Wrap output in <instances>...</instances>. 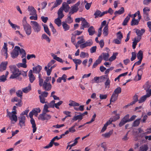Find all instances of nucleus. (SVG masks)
<instances>
[{"label":"nucleus","mask_w":151,"mask_h":151,"mask_svg":"<svg viewBox=\"0 0 151 151\" xmlns=\"http://www.w3.org/2000/svg\"><path fill=\"white\" fill-rule=\"evenodd\" d=\"M10 70L12 74L10 77V78L14 79L17 78V77L21 74V71H19L16 66H10Z\"/></svg>","instance_id":"nucleus-1"},{"label":"nucleus","mask_w":151,"mask_h":151,"mask_svg":"<svg viewBox=\"0 0 151 151\" xmlns=\"http://www.w3.org/2000/svg\"><path fill=\"white\" fill-rule=\"evenodd\" d=\"M22 24L26 34L28 35H29L31 33L32 28L31 26L27 22L26 17L23 18Z\"/></svg>","instance_id":"nucleus-2"},{"label":"nucleus","mask_w":151,"mask_h":151,"mask_svg":"<svg viewBox=\"0 0 151 151\" xmlns=\"http://www.w3.org/2000/svg\"><path fill=\"white\" fill-rule=\"evenodd\" d=\"M31 23L34 31L38 33L41 30V27L38 23L35 21H31Z\"/></svg>","instance_id":"nucleus-3"},{"label":"nucleus","mask_w":151,"mask_h":151,"mask_svg":"<svg viewBox=\"0 0 151 151\" xmlns=\"http://www.w3.org/2000/svg\"><path fill=\"white\" fill-rule=\"evenodd\" d=\"M18 49H20V47L17 46L15 47L11 54V56L12 58H14L18 55L19 52Z\"/></svg>","instance_id":"nucleus-4"},{"label":"nucleus","mask_w":151,"mask_h":151,"mask_svg":"<svg viewBox=\"0 0 151 151\" xmlns=\"http://www.w3.org/2000/svg\"><path fill=\"white\" fill-rule=\"evenodd\" d=\"M51 117L50 115L47 114L46 113H42L40 114L38 116V119L42 120H48L50 119Z\"/></svg>","instance_id":"nucleus-5"},{"label":"nucleus","mask_w":151,"mask_h":151,"mask_svg":"<svg viewBox=\"0 0 151 151\" xmlns=\"http://www.w3.org/2000/svg\"><path fill=\"white\" fill-rule=\"evenodd\" d=\"M25 119L26 117L25 116L20 115L18 117V119L19 121V124L21 127L25 126Z\"/></svg>","instance_id":"nucleus-6"},{"label":"nucleus","mask_w":151,"mask_h":151,"mask_svg":"<svg viewBox=\"0 0 151 151\" xmlns=\"http://www.w3.org/2000/svg\"><path fill=\"white\" fill-rule=\"evenodd\" d=\"M70 8V6L66 2L63 3L62 6L60 8L62 9V11L64 10L65 12H68Z\"/></svg>","instance_id":"nucleus-7"},{"label":"nucleus","mask_w":151,"mask_h":151,"mask_svg":"<svg viewBox=\"0 0 151 151\" xmlns=\"http://www.w3.org/2000/svg\"><path fill=\"white\" fill-rule=\"evenodd\" d=\"M42 86L43 88L46 91L50 90L52 88V86L50 83H46L44 82Z\"/></svg>","instance_id":"nucleus-8"},{"label":"nucleus","mask_w":151,"mask_h":151,"mask_svg":"<svg viewBox=\"0 0 151 151\" xmlns=\"http://www.w3.org/2000/svg\"><path fill=\"white\" fill-rule=\"evenodd\" d=\"M7 116H8L10 120L12 121H14L15 122L17 120V117L16 115L12 114V112H8Z\"/></svg>","instance_id":"nucleus-9"},{"label":"nucleus","mask_w":151,"mask_h":151,"mask_svg":"<svg viewBox=\"0 0 151 151\" xmlns=\"http://www.w3.org/2000/svg\"><path fill=\"white\" fill-rule=\"evenodd\" d=\"M8 64L7 61L3 62L0 65V71L2 72L6 69Z\"/></svg>","instance_id":"nucleus-10"},{"label":"nucleus","mask_w":151,"mask_h":151,"mask_svg":"<svg viewBox=\"0 0 151 151\" xmlns=\"http://www.w3.org/2000/svg\"><path fill=\"white\" fill-rule=\"evenodd\" d=\"M42 69L41 66L39 65H38L36 66L33 68V70L34 73L39 74Z\"/></svg>","instance_id":"nucleus-11"},{"label":"nucleus","mask_w":151,"mask_h":151,"mask_svg":"<svg viewBox=\"0 0 151 151\" xmlns=\"http://www.w3.org/2000/svg\"><path fill=\"white\" fill-rule=\"evenodd\" d=\"M29 77L30 82L31 83L33 82L35 80V78L34 75L33 74V72L32 70H30L28 74Z\"/></svg>","instance_id":"nucleus-12"},{"label":"nucleus","mask_w":151,"mask_h":151,"mask_svg":"<svg viewBox=\"0 0 151 151\" xmlns=\"http://www.w3.org/2000/svg\"><path fill=\"white\" fill-rule=\"evenodd\" d=\"M56 139H59L58 137L57 136H56L54 137L51 141L49 144L48 145L44 147V148L45 149H47L51 147L53 145V142Z\"/></svg>","instance_id":"nucleus-13"},{"label":"nucleus","mask_w":151,"mask_h":151,"mask_svg":"<svg viewBox=\"0 0 151 151\" xmlns=\"http://www.w3.org/2000/svg\"><path fill=\"white\" fill-rule=\"evenodd\" d=\"M81 21H82L81 25L84 27L85 28H88L90 26V24L87 22L85 19L81 17Z\"/></svg>","instance_id":"nucleus-14"},{"label":"nucleus","mask_w":151,"mask_h":151,"mask_svg":"<svg viewBox=\"0 0 151 151\" xmlns=\"http://www.w3.org/2000/svg\"><path fill=\"white\" fill-rule=\"evenodd\" d=\"M80 4V1H78L75 5L71 6L72 11H73L74 13L76 12L78 10V6Z\"/></svg>","instance_id":"nucleus-15"},{"label":"nucleus","mask_w":151,"mask_h":151,"mask_svg":"<svg viewBox=\"0 0 151 151\" xmlns=\"http://www.w3.org/2000/svg\"><path fill=\"white\" fill-rule=\"evenodd\" d=\"M28 9L29 11L30 12V15H36V10L33 6H29Z\"/></svg>","instance_id":"nucleus-16"},{"label":"nucleus","mask_w":151,"mask_h":151,"mask_svg":"<svg viewBox=\"0 0 151 151\" xmlns=\"http://www.w3.org/2000/svg\"><path fill=\"white\" fill-rule=\"evenodd\" d=\"M88 31L89 34L90 36L93 35L95 33V29L93 26L90 27L88 29Z\"/></svg>","instance_id":"nucleus-17"},{"label":"nucleus","mask_w":151,"mask_h":151,"mask_svg":"<svg viewBox=\"0 0 151 151\" xmlns=\"http://www.w3.org/2000/svg\"><path fill=\"white\" fill-rule=\"evenodd\" d=\"M30 122L32 124V127L33 128V132L34 133L36 132L37 129L36 125L34 119H31Z\"/></svg>","instance_id":"nucleus-18"},{"label":"nucleus","mask_w":151,"mask_h":151,"mask_svg":"<svg viewBox=\"0 0 151 151\" xmlns=\"http://www.w3.org/2000/svg\"><path fill=\"white\" fill-rule=\"evenodd\" d=\"M9 72L7 71H6L5 75H3L0 76V82H4L6 80V78L8 75Z\"/></svg>","instance_id":"nucleus-19"},{"label":"nucleus","mask_w":151,"mask_h":151,"mask_svg":"<svg viewBox=\"0 0 151 151\" xmlns=\"http://www.w3.org/2000/svg\"><path fill=\"white\" fill-rule=\"evenodd\" d=\"M118 96V95L113 93L111 97L110 104H111V102H114L116 101L117 99Z\"/></svg>","instance_id":"nucleus-20"},{"label":"nucleus","mask_w":151,"mask_h":151,"mask_svg":"<svg viewBox=\"0 0 151 151\" xmlns=\"http://www.w3.org/2000/svg\"><path fill=\"white\" fill-rule=\"evenodd\" d=\"M79 114V115H75L72 119V120L75 121L78 120V122H79L81 120L83 119V117H82V116L80 114Z\"/></svg>","instance_id":"nucleus-21"},{"label":"nucleus","mask_w":151,"mask_h":151,"mask_svg":"<svg viewBox=\"0 0 151 151\" xmlns=\"http://www.w3.org/2000/svg\"><path fill=\"white\" fill-rule=\"evenodd\" d=\"M132 15L129 14L128 16L124 19L122 24L123 26H126L127 25V22L130 19V17H132Z\"/></svg>","instance_id":"nucleus-22"},{"label":"nucleus","mask_w":151,"mask_h":151,"mask_svg":"<svg viewBox=\"0 0 151 151\" xmlns=\"http://www.w3.org/2000/svg\"><path fill=\"white\" fill-rule=\"evenodd\" d=\"M31 89V85L29 84L27 87L22 88V91L24 93H27Z\"/></svg>","instance_id":"nucleus-23"},{"label":"nucleus","mask_w":151,"mask_h":151,"mask_svg":"<svg viewBox=\"0 0 151 151\" xmlns=\"http://www.w3.org/2000/svg\"><path fill=\"white\" fill-rule=\"evenodd\" d=\"M62 25L65 31L68 30L70 29L69 26L65 22H62Z\"/></svg>","instance_id":"nucleus-24"},{"label":"nucleus","mask_w":151,"mask_h":151,"mask_svg":"<svg viewBox=\"0 0 151 151\" xmlns=\"http://www.w3.org/2000/svg\"><path fill=\"white\" fill-rule=\"evenodd\" d=\"M145 30L144 29H142L140 30L137 29L136 33L138 36L140 37L145 32Z\"/></svg>","instance_id":"nucleus-25"},{"label":"nucleus","mask_w":151,"mask_h":151,"mask_svg":"<svg viewBox=\"0 0 151 151\" xmlns=\"http://www.w3.org/2000/svg\"><path fill=\"white\" fill-rule=\"evenodd\" d=\"M69 103L68 105L70 106H79V103L76 102L73 100H70L69 101Z\"/></svg>","instance_id":"nucleus-26"},{"label":"nucleus","mask_w":151,"mask_h":151,"mask_svg":"<svg viewBox=\"0 0 151 151\" xmlns=\"http://www.w3.org/2000/svg\"><path fill=\"white\" fill-rule=\"evenodd\" d=\"M8 22L12 28L15 30H16V28H17L18 29H20V27L19 26H17L15 24H13L12 22H11L9 19L8 20Z\"/></svg>","instance_id":"nucleus-27"},{"label":"nucleus","mask_w":151,"mask_h":151,"mask_svg":"<svg viewBox=\"0 0 151 151\" xmlns=\"http://www.w3.org/2000/svg\"><path fill=\"white\" fill-rule=\"evenodd\" d=\"M63 11H62L61 9H59L58 12V17L57 18L61 19L64 17V15L63 13Z\"/></svg>","instance_id":"nucleus-28"},{"label":"nucleus","mask_w":151,"mask_h":151,"mask_svg":"<svg viewBox=\"0 0 151 151\" xmlns=\"http://www.w3.org/2000/svg\"><path fill=\"white\" fill-rule=\"evenodd\" d=\"M113 132V130H110L109 132H106L104 134H102V136L104 137L105 138H109L110 137Z\"/></svg>","instance_id":"nucleus-29"},{"label":"nucleus","mask_w":151,"mask_h":151,"mask_svg":"<svg viewBox=\"0 0 151 151\" xmlns=\"http://www.w3.org/2000/svg\"><path fill=\"white\" fill-rule=\"evenodd\" d=\"M103 34L104 36H107L108 34V24L105 25L103 29Z\"/></svg>","instance_id":"nucleus-30"},{"label":"nucleus","mask_w":151,"mask_h":151,"mask_svg":"<svg viewBox=\"0 0 151 151\" xmlns=\"http://www.w3.org/2000/svg\"><path fill=\"white\" fill-rule=\"evenodd\" d=\"M51 55L53 57V59L56 60L57 61L60 62L62 63H63V60L62 59L59 57H57L56 55H55L53 53L51 54Z\"/></svg>","instance_id":"nucleus-31"},{"label":"nucleus","mask_w":151,"mask_h":151,"mask_svg":"<svg viewBox=\"0 0 151 151\" xmlns=\"http://www.w3.org/2000/svg\"><path fill=\"white\" fill-rule=\"evenodd\" d=\"M110 83V80L109 79V78H107L104 84L106 89H108L109 88Z\"/></svg>","instance_id":"nucleus-32"},{"label":"nucleus","mask_w":151,"mask_h":151,"mask_svg":"<svg viewBox=\"0 0 151 151\" xmlns=\"http://www.w3.org/2000/svg\"><path fill=\"white\" fill-rule=\"evenodd\" d=\"M139 22V20H137L135 18H133L131 21V26L137 25L138 24Z\"/></svg>","instance_id":"nucleus-33"},{"label":"nucleus","mask_w":151,"mask_h":151,"mask_svg":"<svg viewBox=\"0 0 151 151\" xmlns=\"http://www.w3.org/2000/svg\"><path fill=\"white\" fill-rule=\"evenodd\" d=\"M137 57L138 59L142 60L143 58V52L142 50H140L138 52L137 54Z\"/></svg>","instance_id":"nucleus-34"},{"label":"nucleus","mask_w":151,"mask_h":151,"mask_svg":"<svg viewBox=\"0 0 151 151\" xmlns=\"http://www.w3.org/2000/svg\"><path fill=\"white\" fill-rule=\"evenodd\" d=\"M18 52H19L20 54L22 55L21 58H23L24 57H25L26 55V53L24 50L23 49H18Z\"/></svg>","instance_id":"nucleus-35"},{"label":"nucleus","mask_w":151,"mask_h":151,"mask_svg":"<svg viewBox=\"0 0 151 151\" xmlns=\"http://www.w3.org/2000/svg\"><path fill=\"white\" fill-rule=\"evenodd\" d=\"M124 12V7H122L118 11H116L114 13L115 15L117 14H122Z\"/></svg>","instance_id":"nucleus-36"},{"label":"nucleus","mask_w":151,"mask_h":151,"mask_svg":"<svg viewBox=\"0 0 151 151\" xmlns=\"http://www.w3.org/2000/svg\"><path fill=\"white\" fill-rule=\"evenodd\" d=\"M44 27V28L45 30V32H46L49 36H50L51 35L50 32L49 30L48 27L46 24H44L43 25Z\"/></svg>","instance_id":"nucleus-37"},{"label":"nucleus","mask_w":151,"mask_h":151,"mask_svg":"<svg viewBox=\"0 0 151 151\" xmlns=\"http://www.w3.org/2000/svg\"><path fill=\"white\" fill-rule=\"evenodd\" d=\"M101 12L100 11L98 10H97L94 14L95 16V18H96L98 17H102V16H101Z\"/></svg>","instance_id":"nucleus-38"},{"label":"nucleus","mask_w":151,"mask_h":151,"mask_svg":"<svg viewBox=\"0 0 151 151\" xmlns=\"http://www.w3.org/2000/svg\"><path fill=\"white\" fill-rule=\"evenodd\" d=\"M140 119H137L134 121L133 124L132 126L134 127L138 126L140 123Z\"/></svg>","instance_id":"nucleus-39"},{"label":"nucleus","mask_w":151,"mask_h":151,"mask_svg":"<svg viewBox=\"0 0 151 151\" xmlns=\"http://www.w3.org/2000/svg\"><path fill=\"white\" fill-rule=\"evenodd\" d=\"M54 22L55 24H56L58 27L61 26V21L60 19L57 18L55 20Z\"/></svg>","instance_id":"nucleus-40"},{"label":"nucleus","mask_w":151,"mask_h":151,"mask_svg":"<svg viewBox=\"0 0 151 151\" xmlns=\"http://www.w3.org/2000/svg\"><path fill=\"white\" fill-rule=\"evenodd\" d=\"M103 55V59L106 61H107L108 60L109 57V54L108 53H102Z\"/></svg>","instance_id":"nucleus-41"},{"label":"nucleus","mask_w":151,"mask_h":151,"mask_svg":"<svg viewBox=\"0 0 151 151\" xmlns=\"http://www.w3.org/2000/svg\"><path fill=\"white\" fill-rule=\"evenodd\" d=\"M121 92V88L120 87H118L114 90L113 93L118 95V94Z\"/></svg>","instance_id":"nucleus-42"},{"label":"nucleus","mask_w":151,"mask_h":151,"mask_svg":"<svg viewBox=\"0 0 151 151\" xmlns=\"http://www.w3.org/2000/svg\"><path fill=\"white\" fill-rule=\"evenodd\" d=\"M139 149L141 151H147L148 149V147L147 145H144L141 146L139 147Z\"/></svg>","instance_id":"nucleus-43"},{"label":"nucleus","mask_w":151,"mask_h":151,"mask_svg":"<svg viewBox=\"0 0 151 151\" xmlns=\"http://www.w3.org/2000/svg\"><path fill=\"white\" fill-rule=\"evenodd\" d=\"M118 54V53L117 52L114 53L113 55L109 58V61H112L114 60L116 58V56Z\"/></svg>","instance_id":"nucleus-44"},{"label":"nucleus","mask_w":151,"mask_h":151,"mask_svg":"<svg viewBox=\"0 0 151 151\" xmlns=\"http://www.w3.org/2000/svg\"><path fill=\"white\" fill-rule=\"evenodd\" d=\"M147 98L148 97L146 95L143 96L138 100L139 103H140L144 102Z\"/></svg>","instance_id":"nucleus-45"},{"label":"nucleus","mask_w":151,"mask_h":151,"mask_svg":"<svg viewBox=\"0 0 151 151\" xmlns=\"http://www.w3.org/2000/svg\"><path fill=\"white\" fill-rule=\"evenodd\" d=\"M73 22V20L72 18L70 16H68V17L67 18L65 22L67 23L68 24H70L72 23Z\"/></svg>","instance_id":"nucleus-46"},{"label":"nucleus","mask_w":151,"mask_h":151,"mask_svg":"<svg viewBox=\"0 0 151 151\" xmlns=\"http://www.w3.org/2000/svg\"><path fill=\"white\" fill-rule=\"evenodd\" d=\"M22 91L21 90H19L16 91V93L17 96L18 97H20L21 98H22Z\"/></svg>","instance_id":"nucleus-47"},{"label":"nucleus","mask_w":151,"mask_h":151,"mask_svg":"<svg viewBox=\"0 0 151 151\" xmlns=\"http://www.w3.org/2000/svg\"><path fill=\"white\" fill-rule=\"evenodd\" d=\"M133 99V101L132 102V104H134L136 102L138 101L139 100H138V96L136 94H135L134 96Z\"/></svg>","instance_id":"nucleus-48"},{"label":"nucleus","mask_w":151,"mask_h":151,"mask_svg":"<svg viewBox=\"0 0 151 151\" xmlns=\"http://www.w3.org/2000/svg\"><path fill=\"white\" fill-rule=\"evenodd\" d=\"M48 108H49V106H48L47 105L45 104L44 106L42 113H45L47 112H49V111L47 109Z\"/></svg>","instance_id":"nucleus-49"},{"label":"nucleus","mask_w":151,"mask_h":151,"mask_svg":"<svg viewBox=\"0 0 151 151\" xmlns=\"http://www.w3.org/2000/svg\"><path fill=\"white\" fill-rule=\"evenodd\" d=\"M144 88L145 90H149L151 87V86L150 85L149 83L147 82L144 86Z\"/></svg>","instance_id":"nucleus-50"},{"label":"nucleus","mask_w":151,"mask_h":151,"mask_svg":"<svg viewBox=\"0 0 151 151\" xmlns=\"http://www.w3.org/2000/svg\"><path fill=\"white\" fill-rule=\"evenodd\" d=\"M42 37L43 39H45L49 42H50V39L45 34H43L42 35Z\"/></svg>","instance_id":"nucleus-51"},{"label":"nucleus","mask_w":151,"mask_h":151,"mask_svg":"<svg viewBox=\"0 0 151 151\" xmlns=\"http://www.w3.org/2000/svg\"><path fill=\"white\" fill-rule=\"evenodd\" d=\"M73 61L75 64H77L80 65L82 62V61L80 59H73Z\"/></svg>","instance_id":"nucleus-52"},{"label":"nucleus","mask_w":151,"mask_h":151,"mask_svg":"<svg viewBox=\"0 0 151 151\" xmlns=\"http://www.w3.org/2000/svg\"><path fill=\"white\" fill-rule=\"evenodd\" d=\"M55 101L54 100H52L48 104V105L49 107H51L53 108L55 107Z\"/></svg>","instance_id":"nucleus-53"},{"label":"nucleus","mask_w":151,"mask_h":151,"mask_svg":"<svg viewBox=\"0 0 151 151\" xmlns=\"http://www.w3.org/2000/svg\"><path fill=\"white\" fill-rule=\"evenodd\" d=\"M150 8L148 7H145L143 9V14H148V12L150 11Z\"/></svg>","instance_id":"nucleus-54"},{"label":"nucleus","mask_w":151,"mask_h":151,"mask_svg":"<svg viewBox=\"0 0 151 151\" xmlns=\"http://www.w3.org/2000/svg\"><path fill=\"white\" fill-rule=\"evenodd\" d=\"M143 17L144 19L146 21H148L150 20L149 14H143Z\"/></svg>","instance_id":"nucleus-55"},{"label":"nucleus","mask_w":151,"mask_h":151,"mask_svg":"<svg viewBox=\"0 0 151 151\" xmlns=\"http://www.w3.org/2000/svg\"><path fill=\"white\" fill-rule=\"evenodd\" d=\"M136 54L135 52H132V57L130 59L131 61H132L134 60L136 58Z\"/></svg>","instance_id":"nucleus-56"},{"label":"nucleus","mask_w":151,"mask_h":151,"mask_svg":"<svg viewBox=\"0 0 151 151\" xmlns=\"http://www.w3.org/2000/svg\"><path fill=\"white\" fill-rule=\"evenodd\" d=\"M117 38L121 40L123 38V35L122 34L121 32L120 31L118 33H117Z\"/></svg>","instance_id":"nucleus-57"},{"label":"nucleus","mask_w":151,"mask_h":151,"mask_svg":"<svg viewBox=\"0 0 151 151\" xmlns=\"http://www.w3.org/2000/svg\"><path fill=\"white\" fill-rule=\"evenodd\" d=\"M87 56L88 57V53H86L85 52H82L80 54V57L81 58H84L86 56Z\"/></svg>","instance_id":"nucleus-58"},{"label":"nucleus","mask_w":151,"mask_h":151,"mask_svg":"<svg viewBox=\"0 0 151 151\" xmlns=\"http://www.w3.org/2000/svg\"><path fill=\"white\" fill-rule=\"evenodd\" d=\"M17 66L19 67H22L24 68H26L27 67L26 64H25V63H19L17 65Z\"/></svg>","instance_id":"nucleus-59"},{"label":"nucleus","mask_w":151,"mask_h":151,"mask_svg":"<svg viewBox=\"0 0 151 151\" xmlns=\"http://www.w3.org/2000/svg\"><path fill=\"white\" fill-rule=\"evenodd\" d=\"M39 97L40 98L41 103L42 104L47 103V102H45V99L44 97H41V96H39Z\"/></svg>","instance_id":"nucleus-60"},{"label":"nucleus","mask_w":151,"mask_h":151,"mask_svg":"<svg viewBox=\"0 0 151 151\" xmlns=\"http://www.w3.org/2000/svg\"><path fill=\"white\" fill-rule=\"evenodd\" d=\"M63 103V101H60L59 102H58L57 103H55V107L59 109V107L58 106H60Z\"/></svg>","instance_id":"nucleus-61"},{"label":"nucleus","mask_w":151,"mask_h":151,"mask_svg":"<svg viewBox=\"0 0 151 151\" xmlns=\"http://www.w3.org/2000/svg\"><path fill=\"white\" fill-rule=\"evenodd\" d=\"M102 59V56L101 55L99 57L98 59L96 60L95 62H96L98 64H99L101 62Z\"/></svg>","instance_id":"nucleus-62"},{"label":"nucleus","mask_w":151,"mask_h":151,"mask_svg":"<svg viewBox=\"0 0 151 151\" xmlns=\"http://www.w3.org/2000/svg\"><path fill=\"white\" fill-rule=\"evenodd\" d=\"M129 115L127 114L125 115L123 118L122 119H124L125 121L127 122H129Z\"/></svg>","instance_id":"nucleus-63"},{"label":"nucleus","mask_w":151,"mask_h":151,"mask_svg":"<svg viewBox=\"0 0 151 151\" xmlns=\"http://www.w3.org/2000/svg\"><path fill=\"white\" fill-rule=\"evenodd\" d=\"M147 94L145 95L147 97H149L151 95V88L149 90H146Z\"/></svg>","instance_id":"nucleus-64"}]
</instances>
